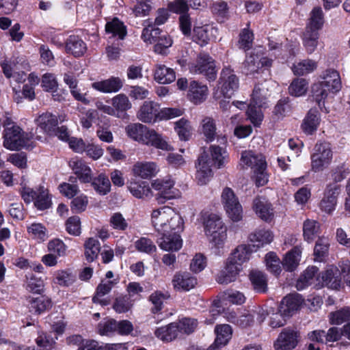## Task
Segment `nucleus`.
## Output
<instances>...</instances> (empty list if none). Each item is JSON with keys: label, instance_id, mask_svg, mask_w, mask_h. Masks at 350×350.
Returning <instances> with one entry per match:
<instances>
[{"label": "nucleus", "instance_id": "nucleus-1", "mask_svg": "<svg viewBox=\"0 0 350 350\" xmlns=\"http://www.w3.org/2000/svg\"><path fill=\"white\" fill-rule=\"evenodd\" d=\"M274 82L271 79H266L258 82L253 90L251 102L248 105L247 115L254 126L260 124L263 115L261 107H264L271 94V88Z\"/></svg>", "mask_w": 350, "mask_h": 350}, {"label": "nucleus", "instance_id": "nucleus-2", "mask_svg": "<svg viewBox=\"0 0 350 350\" xmlns=\"http://www.w3.org/2000/svg\"><path fill=\"white\" fill-rule=\"evenodd\" d=\"M126 132L129 137L143 144L166 151L173 149L161 134L142 124H130L126 127Z\"/></svg>", "mask_w": 350, "mask_h": 350}, {"label": "nucleus", "instance_id": "nucleus-3", "mask_svg": "<svg viewBox=\"0 0 350 350\" xmlns=\"http://www.w3.org/2000/svg\"><path fill=\"white\" fill-rule=\"evenodd\" d=\"M151 221L159 233L181 232L183 230V219L170 206L154 210L151 214Z\"/></svg>", "mask_w": 350, "mask_h": 350}, {"label": "nucleus", "instance_id": "nucleus-4", "mask_svg": "<svg viewBox=\"0 0 350 350\" xmlns=\"http://www.w3.org/2000/svg\"><path fill=\"white\" fill-rule=\"evenodd\" d=\"M323 81L312 86L313 96L317 103L324 100L329 93L336 94L342 88L339 73L335 70H327L323 75Z\"/></svg>", "mask_w": 350, "mask_h": 350}, {"label": "nucleus", "instance_id": "nucleus-5", "mask_svg": "<svg viewBox=\"0 0 350 350\" xmlns=\"http://www.w3.org/2000/svg\"><path fill=\"white\" fill-rule=\"evenodd\" d=\"M204 230L209 241L216 247H220L227 237V228L217 215L211 214L204 221Z\"/></svg>", "mask_w": 350, "mask_h": 350}, {"label": "nucleus", "instance_id": "nucleus-6", "mask_svg": "<svg viewBox=\"0 0 350 350\" xmlns=\"http://www.w3.org/2000/svg\"><path fill=\"white\" fill-rule=\"evenodd\" d=\"M31 138V137L24 133L19 126L12 125L4 129L3 146L9 150H19L29 146Z\"/></svg>", "mask_w": 350, "mask_h": 350}, {"label": "nucleus", "instance_id": "nucleus-7", "mask_svg": "<svg viewBox=\"0 0 350 350\" xmlns=\"http://www.w3.org/2000/svg\"><path fill=\"white\" fill-rule=\"evenodd\" d=\"M332 157L330 144L327 142H317L311 155L312 170L315 172L323 171L331 163Z\"/></svg>", "mask_w": 350, "mask_h": 350}, {"label": "nucleus", "instance_id": "nucleus-8", "mask_svg": "<svg viewBox=\"0 0 350 350\" xmlns=\"http://www.w3.org/2000/svg\"><path fill=\"white\" fill-rule=\"evenodd\" d=\"M221 198V203L228 217L234 221H240L243 215L242 206L232 189L225 187Z\"/></svg>", "mask_w": 350, "mask_h": 350}, {"label": "nucleus", "instance_id": "nucleus-9", "mask_svg": "<svg viewBox=\"0 0 350 350\" xmlns=\"http://www.w3.org/2000/svg\"><path fill=\"white\" fill-rule=\"evenodd\" d=\"M189 68L190 72L193 74H202L209 81L215 80L216 78L215 62L208 54L200 53L197 57L196 62L190 64Z\"/></svg>", "mask_w": 350, "mask_h": 350}, {"label": "nucleus", "instance_id": "nucleus-10", "mask_svg": "<svg viewBox=\"0 0 350 350\" xmlns=\"http://www.w3.org/2000/svg\"><path fill=\"white\" fill-rule=\"evenodd\" d=\"M219 83L221 94L225 98H230L239 89V79L230 66H226L221 70Z\"/></svg>", "mask_w": 350, "mask_h": 350}, {"label": "nucleus", "instance_id": "nucleus-11", "mask_svg": "<svg viewBox=\"0 0 350 350\" xmlns=\"http://www.w3.org/2000/svg\"><path fill=\"white\" fill-rule=\"evenodd\" d=\"M174 185V181L170 178L157 179L152 183V188L159 191L156 198L159 203H164L179 196L178 190Z\"/></svg>", "mask_w": 350, "mask_h": 350}, {"label": "nucleus", "instance_id": "nucleus-12", "mask_svg": "<svg viewBox=\"0 0 350 350\" xmlns=\"http://www.w3.org/2000/svg\"><path fill=\"white\" fill-rule=\"evenodd\" d=\"M200 126L202 133L204 135L206 142H213L215 139H217L221 144H225L227 142L226 137L224 135H218L216 121L212 117H204L200 122Z\"/></svg>", "mask_w": 350, "mask_h": 350}, {"label": "nucleus", "instance_id": "nucleus-13", "mask_svg": "<svg viewBox=\"0 0 350 350\" xmlns=\"http://www.w3.org/2000/svg\"><path fill=\"white\" fill-rule=\"evenodd\" d=\"M159 105L151 101H144L137 113V118L144 123H154L159 120Z\"/></svg>", "mask_w": 350, "mask_h": 350}, {"label": "nucleus", "instance_id": "nucleus-14", "mask_svg": "<svg viewBox=\"0 0 350 350\" xmlns=\"http://www.w3.org/2000/svg\"><path fill=\"white\" fill-rule=\"evenodd\" d=\"M212 161L208 159L207 154L204 152L198 159L196 163V178L198 184H206L212 176Z\"/></svg>", "mask_w": 350, "mask_h": 350}, {"label": "nucleus", "instance_id": "nucleus-15", "mask_svg": "<svg viewBox=\"0 0 350 350\" xmlns=\"http://www.w3.org/2000/svg\"><path fill=\"white\" fill-rule=\"evenodd\" d=\"M340 192V186L336 183L329 184L325 192V196L320 203L321 211L332 214L337 204V198Z\"/></svg>", "mask_w": 350, "mask_h": 350}, {"label": "nucleus", "instance_id": "nucleus-16", "mask_svg": "<svg viewBox=\"0 0 350 350\" xmlns=\"http://www.w3.org/2000/svg\"><path fill=\"white\" fill-rule=\"evenodd\" d=\"M342 329L336 327H330L327 332L324 330H315L308 334L310 340L321 343L335 342L340 339Z\"/></svg>", "mask_w": 350, "mask_h": 350}, {"label": "nucleus", "instance_id": "nucleus-17", "mask_svg": "<svg viewBox=\"0 0 350 350\" xmlns=\"http://www.w3.org/2000/svg\"><path fill=\"white\" fill-rule=\"evenodd\" d=\"M297 337L295 330L284 329L274 343L275 350H292L297 344Z\"/></svg>", "mask_w": 350, "mask_h": 350}, {"label": "nucleus", "instance_id": "nucleus-18", "mask_svg": "<svg viewBox=\"0 0 350 350\" xmlns=\"http://www.w3.org/2000/svg\"><path fill=\"white\" fill-rule=\"evenodd\" d=\"M254 247V244L252 246L244 244L239 245L233 250L227 260L234 264L236 267L242 270V265L249 260L253 252L252 247Z\"/></svg>", "mask_w": 350, "mask_h": 350}, {"label": "nucleus", "instance_id": "nucleus-19", "mask_svg": "<svg viewBox=\"0 0 350 350\" xmlns=\"http://www.w3.org/2000/svg\"><path fill=\"white\" fill-rule=\"evenodd\" d=\"M180 232L160 233L162 237L158 240L161 249L165 251H178L182 247V239L178 234Z\"/></svg>", "mask_w": 350, "mask_h": 350}, {"label": "nucleus", "instance_id": "nucleus-20", "mask_svg": "<svg viewBox=\"0 0 350 350\" xmlns=\"http://www.w3.org/2000/svg\"><path fill=\"white\" fill-rule=\"evenodd\" d=\"M241 165L244 167H250L254 170L258 169L260 170L267 167V163L264 156L262 154H256L252 151H245L241 154Z\"/></svg>", "mask_w": 350, "mask_h": 350}, {"label": "nucleus", "instance_id": "nucleus-21", "mask_svg": "<svg viewBox=\"0 0 350 350\" xmlns=\"http://www.w3.org/2000/svg\"><path fill=\"white\" fill-rule=\"evenodd\" d=\"M36 123L45 133L53 135L58 124L57 116L50 112H44L40 114L36 119Z\"/></svg>", "mask_w": 350, "mask_h": 350}, {"label": "nucleus", "instance_id": "nucleus-22", "mask_svg": "<svg viewBox=\"0 0 350 350\" xmlns=\"http://www.w3.org/2000/svg\"><path fill=\"white\" fill-rule=\"evenodd\" d=\"M301 303V299L299 295H288L281 301L278 310L282 314L290 317L298 310Z\"/></svg>", "mask_w": 350, "mask_h": 350}, {"label": "nucleus", "instance_id": "nucleus-23", "mask_svg": "<svg viewBox=\"0 0 350 350\" xmlns=\"http://www.w3.org/2000/svg\"><path fill=\"white\" fill-rule=\"evenodd\" d=\"M69 166L82 183H86L92 181V170L83 160L77 158L72 159L69 161Z\"/></svg>", "mask_w": 350, "mask_h": 350}, {"label": "nucleus", "instance_id": "nucleus-24", "mask_svg": "<svg viewBox=\"0 0 350 350\" xmlns=\"http://www.w3.org/2000/svg\"><path fill=\"white\" fill-rule=\"evenodd\" d=\"M208 88L196 81H191L189 85L188 96L191 102L199 104L203 102L207 96Z\"/></svg>", "mask_w": 350, "mask_h": 350}, {"label": "nucleus", "instance_id": "nucleus-25", "mask_svg": "<svg viewBox=\"0 0 350 350\" xmlns=\"http://www.w3.org/2000/svg\"><path fill=\"white\" fill-rule=\"evenodd\" d=\"M241 269L226 261V266L217 275L216 281L221 284H228L236 280L237 275Z\"/></svg>", "mask_w": 350, "mask_h": 350}, {"label": "nucleus", "instance_id": "nucleus-26", "mask_svg": "<svg viewBox=\"0 0 350 350\" xmlns=\"http://www.w3.org/2000/svg\"><path fill=\"white\" fill-rule=\"evenodd\" d=\"M172 283L176 289L189 291L197 284V279L189 273H178L174 276Z\"/></svg>", "mask_w": 350, "mask_h": 350}, {"label": "nucleus", "instance_id": "nucleus-27", "mask_svg": "<svg viewBox=\"0 0 350 350\" xmlns=\"http://www.w3.org/2000/svg\"><path fill=\"white\" fill-rule=\"evenodd\" d=\"M253 208L256 213L262 220L266 221H271L273 217V209L271 204L263 198H256L254 200Z\"/></svg>", "mask_w": 350, "mask_h": 350}, {"label": "nucleus", "instance_id": "nucleus-28", "mask_svg": "<svg viewBox=\"0 0 350 350\" xmlns=\"http://www.w3.org/2000/svg\"><path fill=\"white\" fill-rule=\"evenodd\" d=\"M158 167L154 162H137L133 167V174L142 178H150L158 172Z\"/></svg>", "mask_w": 350, "mask_h": 350}, {"label": "nucleus", "instance_id": "nucleus-29", "mask_svg": "<svg viewBox=\"0 0 350 350\" xmlns=\"http://www.w3.org/2000/svg\"><path fill=\"white\" fill-rule=\"evenodd\" d=\"M154 79L161 84H167L176 79V74L172 68L158 64L154 70Z\"/></svg>", "mask_w": 350, "mask_h": 350}, {"label": "nucleus", "instance_id": "nucleus-30", "mask_svg": "<svg viewBox=\"0 0 350 350\" xmlns=\"http://www.w3.org/2000/svg\"><path fill=\"white\" fill-rule=\"evenodd\" d=\"M105 31L107 33L111 34L109 38V42H112L116 36H118V40H122L126 35V27L123 23L117 18H114L111 21L107 23Z\"/></svg>", "mask_w": 350, "mask_h": 350}, {"label": "nucleus", "instance_id": "nucleus-31", "mask_svg": "<svg viewBox=\"0 0 350 350\" xmlns=\"http://www.w3.org/2000/svg\"><path fill=\"white\" fill-rule=\"evenodd\" d=\"M29 308L31 312L41 314L51 308V300L46 296L29 297Z\"/></svg>", "mask_w": 350, "mask_h": 350}, {"label": "nucleus", "instance_id": "nucleus-32", "mask_svg": "<svg viewBox=\"0 0 350 350\" xmlns=\"http://www.w3.org/2000/svg\"><path fill=\"white\" fill-rule=\"evenodd\" d=\"M92 88L105 93L118 92L122 87V82L118 77H111L109 79L94 82Z\"/></svg>", "mask_w": 350, "mask_h": 350}, {"label": "nucleus", "instance_id": "nucleus-33", "mask_svg": "<svg viewBox=\"0 0 350 350\" xmlns=\"http://www.w3.org/2000/svg\"><path fill=\"white\" fill-rule=\"evenodd\" d=\"M68 53L75 57L82 56L86 51L85 43L77 36H70L67 40L66 45Z\"/></svg>", "mask_w": 350, "mask_h": 350}, {"label": "nucleus", "instance_id": "nucleus-34", "mask_svg": "<svg viewBox=\"0 0 350 350\" xmlns=\"http://www.w3.org/2000/svg\"><path fill=\"white\" fill-rule=\"evenodd\" d=\"M115 284H116V282L114 281H102L96 288V294L92 298L93 302L100 304L102 306L109 305V300L106 298H103V297L111 291Z\"/></svg>", "mask_w": 350, "mask_h": 350}, {"label": "nucleus", "instance_id": "nucleus-35", "mask_svg": "<svg viewBox=\"0 0 350 350\" xmlns=\"http://www.w3.org/2000/svg\"><path fill=\"white\" fill-rule=\"evenodd\" d=\"M154 334L157 338L163 341H172L176 338L179 335L178 325L176 322H174L166 326L159 327L155 330Z\"/></svg>", "mask_w": 350, "mask_h": 350}, {"label": "nucleus", "instance_id": "nucleus-36", "mask_svg": "<svg viewBox=\"0 0 350 350\" xmlns=\"http://www.w3.org/2000/svg\"><path fill=\"white\" fill-rule=\"evenodd\" d=\"M215 331L217 336L214 344L211 345V347L214 346L219 348L226 345L232 336L231 327L226 324L217 325Z\"/></svg>", "mask_w": 350, "mask_h": 350}, {"label": "nucleus", "instance_id": "nucleus-37", "mask_svg": "<svg viewBox=\"0 0 350 350\" xmlns=\"http://www.w3.org/2000/svg\"><path fill=\"white\" fill-rule=\"evenodd\" d=\"M293 107L291 100L288 97L280 99L273 110V116L277 120H282L285 116L289 115Z\"/></svg>", "mask_w": 350, "mask_h": 350}, {"label": "nucleus", "instance_id": "nucleus-38", "mask_svg": "<svg viewBox=\"0 0 350 350\" xmlns=\"http://www.w3.org/2000/svg\"><path fill=\"white\" fill-rule=\"evenodd\" d=\"M250 279L256 292L265 293L267 291V279L262 272L258 270L252 271Z\"/></svg>", "mask_w": 350, "mask_h": 350}, {"label": "nucleus", "instance_id": "nucleus-39", "mask_svg": "<svg viewBox=\"0 0 350 350\" xmlns=\"http://www.w3.org/2000/svg\"><path fill=\"white\" fill-rule=\"evenodd\" d=\"M301 250L298 247H293L288 252L283 260V267L289 271H293L299 265Z\"/></svg>", "mask_w": 350, "mask_h": 350}, {"label": "nucleus", "instance_id": "nucleus-40", "mask_svg": "<svg viewBox=\"0 0 350 350\" xmlns=\"http://www.w3.org/2000/svg\"><path fill=\"white\" fill-rule=\"evenodd\" d=\"M319 124V119L317 110L310 109L304 119L301 128L304 133L311 135L317 130Z\"/></svg>", "mask_w": 350, "mask_h": 350}, {"label": "nucleus", "instance_id": "nucleus-41", "mask_svg": "<svg viewBox=\"0 0 350 350\" xmlns=\"http://www.w3.org/2000/svg\"><path fill=\"white\" fill-rule=\"evenodd\" d=\"M174 130L179 139L182 141H188L192 134V127L190 122L183 118L174 123Z\"/></svg>", "mask_w": 350, "mask_h": 350}, {"label": "nucleus", "instance_id": "nucleus-42", "mask_svg": "<svg viewBox=\"0 0 350 350\" xmlns=\"http://www.w3.org/2000/svg\"><path fill=\"white\" fill-rule=\"evenodd\" d=\"M324 285L332 289H338L340 286L339 271L336 268L327 269L322 275Z\"/></svg>", "mask_w": 350, "mask_h": 350}, {"label": "nucleus", "instance_id": "nucleus-43", "mask_svg": "<svg viewBox=\"0 0 350 350\" xmlns=\"http://www.w3.org/2000/svg\"><path fill=\"white\" fill-rule=\"evenodd\" d=\"M113 108L115 109V116L120 117V113L125 112L132 107V104L128 96L124 94H120L114 96L111 100Z\"/></svg>", "mask_w": 350, "mask_h": 350}, {"label": "nucleus", "instance_id": "nucleus-44", "mask_svg": "<svg viewBox=\"0 0 350 350\" xmlns=\"http://www.w3.org/2000/svg\"><path fill=\"white\" fill-rule=\"evenodd\" d=\"M318 270L314 266L308 267L298 278L295 286L297 289L301 291L310 285Z\"/></svg>", "mask_w": 350, "mask_h": 350}, {"label": "nucleus", "instance_id": "nucleus-45", "mask_svg": "<svg viewBox=\"0 0 350 350\" xmlns=\"http://www.w3.org/2000/svg\"><path fill=\"white\" fill-rule=\"evenodd\" d=\"M249 239L252 243H256V245L260 247L265 244L271 243L273 240V235L269 230L260 229L251 233L249 236Z\"/></svg>", "mask_w": 350, "mask_h": 350}, {"label": "nucleus", "instance_id": "nucleus-46", "mask_svg": "<svg viewBox=\"0 0 350 350\" xmlns=\"http://www.w3.org/2000/svg\"><path fill=\"white\" fill-rule=\"evenodd\" d=\"M91 183L95 191L100 195H106L110 191V180L104 174H100L97 177L92 178Z\"/></svg>", "mask_w": 350, "mask_h": 350}, {"label": "nucleus", "instance_id": "nucleus-47", "mask_svg": "<svg viewBox=\"0 0 350 350\" xmlns=\"http://www.w3.org/2000/svg\"><path fill=\"white\" fill-rule=\"evenodd\" d=\"M85 256L88 262L94 261L100 252V245L99 241L94 238H89L85 243Z\"/></svg>", "mask_w": 350, "mask_h": 350}, {"label": "nucleus", "instance_id": "nucleus-48", "mask_svg": "<svg viewBox=\"0 0 350 350\" xmlns=\"http://www.w3.org/2000/svg\"><path fill=\"white\" fill-rule=\"evenodd\" d=\"M319 33L315 30L306 29L303 36V43L308 53H312L318 44Z\"/></svg>", "mask_w": 350, "mask_h": 350}, {"label": "nucleus", "instance_id": "nucleus-49", "mask_svg": "<svg viewBox=\"0 0 350 350\" xmlns=\"http://www.w3.org/2000/svg\"><path fill=\"white\" fill-rule=\"evenodd\" d=\"M128 188L132 195L137 198L148 197L151 192L150 187L146 182H131Z\"/></svg>", "mask_w": 350, "mask_h": 350}, {"label": "nucleus", "instance_id": "nucleus-50", "mask_svg": "<svg viewBox=\"0 0 350 350\" xmlns=\"http://www.w3.org/2000/svg\"><path fill=\"white\" fill-rule=\"evenodd\" d=\"M319 224L314 220L307 219L303 225V232L305 240L312 241L319 232Z\"/></svg>", "mask_w": 350, "mask_h": 350}, {"label": "nucleus", "instance_id": "nucleus-51", "mask_svg": "<svg viewBox=\"0 0 350 350\" xmlns=\"http://www.w3.org/2000/svg\"><path fill=\"white\" fill-rule=\"evenodd\" d=\"M308 85V83L305 79H295L288 87V92L292 96H301L306 93Z\"/></svg>", "mask_w": 350, "mask_h": 350}, {"label": "nucleus", "instance_id": "nucleus-52", "mask_svg": "<svg viewBox=\"0 0 350 350\" xmlns=\"http://www.w3.org/2000/svg\"><path fill=\"white\" fill-rule=\"evenodd\" d=\"M323 14L321 8H314L310 14V23L306 29L318 31L323 24Z\"/></svg>", "mask_w": 350, "mask_h": 350}, {"label": "nucleus", "instance_id": "nucleus-53", "mask_svg": "<svg viewBox=\"0 0 350 350\" xmlns=\"http://www.w3.org/2000/svg\"><path fill=\"white\" fill-rule=\"evenodd\" d=\"M317 68V63L312 59H305L295 64L293 71L295 75H304L312 72Z\"/></svg>", "mask_w": 350, "mask_h": 350}, {"label": "nucleus", "instance_id": "nucleus-54", "mask_svg": "<svg viewBox=\"0 0 350 350\" xmlns=\"http://www.w3.org/2000/svg\"><path fill=\"white\" fill-rule=\"evenodd\" d=\"M27 231L33 239H37L39 241H44L48 238L46 229L41 224H31L28 226Z\"/></svg>", "mask_w": 350, "mask_h": 350}, {"label": "nucleus", "instance_id": "nucleus-55", "mask_svg": "<svg viewBox=\"0 0 350 350\" xmlns=\"http://www.w3.org/2000/svg\"><path fill=\"white\" fill-rule=\"evenodd\" d=\"M135 247L137 251L148 254H152L157 250V247L152 241L146 237H141L137 240L135 242Z\"/></svg>", "mask_w": 350, "mask_h": 350}, {"label": "nucleus", "instance_id": "nucleus-56", "mask_svg": "<svg viewBox=\"0 0 350 350\" xmlns=\"http://www.w3.org/2000/svg\"><path fill=\"white\" fill-rule=\"evenodd\" d=\"M133 301L127 295L120 296L116 299L113 308L118 313L126 312L132 308Z\"/></svg>", "mask_w": 350, "mask_h": 350}, {"label": "nucleus", "instance_id": "nucleus-57", "mask_svg": "<svg viewBox=\"0 0 350 350\" xmlns=\"http://www.w3.org/2000/svg\"><path fill=\"white\" fill-rule=\"evenodd\" d=\"M260 60L259 55L253 54L247 57L243 64L245 73L248 75L257 72L260 68Z\"/></svg>", "mask_w": 350, "mask_h": 350}, {"label": "nucleus", "instance_id": "nucleus-58", "mask_svg": "<svg viewBox=\"0 0 350 350\" xmlns=\"http://www.w3.org/2000/svg\"><path fill=\"white\" fill-rule=\"evenodd\" d=\"M211 154L212 157V163H214L218 168L224 165L226 158V151L219 146L213 145L210 147Z\"/></svg>", "mask_w": 350, "mask_h": 350}, {"label": "nucleus", "instance_id": "nucleus-59", "mask_svg": "<svg viewBox=\"0 0 350 350\" xmlns=\"http://www.w3.org/2000/svg\"><path fill=\"white\" fill-rule=\"evenodd\" d=\"M332 324L340 325L350 320V308H345L329 314Z\"/></svg>", "mask_w": 350, "mask_h": 350}, {"label": "nucleus", "instance_id": "nucleus-60", "mask_svg": "<svg viewBox=\"0 0 350 350\" xmlns=\"http://www.w3.org/2000/svg\"><path fill=\"white\" fill-rule=\"evenodd\" d=\"M253 40L252 31H250L248 28L243 29L239 35V48L244 51L249 50L252 46Z\"/></svg>", "mask_w": 350, "mask_h": 350}, {"label": "nucleus", "instance_id": "nucleus-61", "mask_svg": "<svg viewBox=\"0 0 350 350\" xmlns=\"http://www.w3.org/2000/svg\"><path fill=\"white\" fill-rule=\"evenodd\" d=\"M35 206L40 210H45L51 206V200L48 196L47 192L43 187L38 189V193L36 196V199L34 202Z\"/></svg>", "mask_w": 350, "mask_h": 350}, {"label": "nucleus", "instance_id": "nucleus-62", "mask_svg": "<svg viewBox=\"0 0 350 350\" xmlns=\"http://www.w3.org/2000/svg\"><path fill=\"white\" fill-rule=\"evenodd\" d=\"M178 325V331L180 334H189L193 332L197 326V322L195 319L184 318L176 322Z\"/></svg>", "mask_w": 350, "mask_h": 350}, {"label": "nucleus", "instance_id": "nucleus-63", "mask_svg": "<svg viewBox=\"0 0 350 350\" xmlns=\"http://www.w3.org/2000/svg\"><path fill=\"white\" fill-rule=\"evenodd\" d=\"M184 113V109L179 107H165L160 110L159 120H168L181 116Z\"/></svg>", "mask_w": 350, "mask_h": 350}, {"label": "nucleus", "instance_id": "nucleus-64", "mask_svg": "<svg viewBox=\"0 0 350 350\" xmlns=\"http://www.w3.org/2000/svg\"><path fill=\"white\" fill-rule=\"evenodd\" d=\"M111 227L117 230L124 231L128 228V223L120 213H113L109 219Z\"/></svg>", "mask_w": 350, "mask_h": 350}]
</instances>
